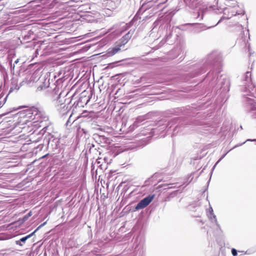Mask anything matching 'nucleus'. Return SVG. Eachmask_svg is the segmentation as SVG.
I'll list each match as a JSON object with an SVG mask.
<instances>
[{
	"label": "nucleus",
	"mask_w": 256,
	"mask_h": 256,
	"mask_svg": "<svg viewBox=\"0 0 256 256\" xmlns=\"http://www.w3.org/2000/svg\"><path fill=\"white\" fill-rule=\"evenodd\" d=\"M46 224V222H44L43 224H40L39 226H38V228L34 232H32L31 234L27 235L26 236L22 238L19 240H16V244L17 245H19L20 246H22L24 245V244L25 243L26 241L29 238L32 237L38 230L40 228L42 227Z\"/></svg>",
	"instance_id": "obj_7"
},
{
	"label": "nucleus",
	"mask_w": 256,
	"mask_h": 256,
	"mask_svg": "<svg viewBox=\"0 0 256 256\" xmlns=\"http://www.w3.org/2000/svg\"><path fill=\"white\" fill-rule=\"evenodd\" d=\"M134 30H130L120 40V44L124 46L130 39L134 34Z\"/></svg>",
	"instance_id": "obj_8"
},
{
	"label": "nucleus",
	"mask_w": 256,
	"mask_h": 256,
	"mask_svg": "<svg viewBox=\"0 0 256 256\" xmlns=\"http://www.w3.org/2000/svg\"><path fill=\"white\" fill-rule=\"evenodd\" d=\"M54 91L55 92V93H56V92L58 91L56 88L54 89Z\"/></svg>",
	"instance_id": "obj_28"
},
{
	"label": "nucleus",
	"mask_w": 256,
	"mask_h": 256,
	"mask_svg": "<svg viewBox=\"0 0 256 256\" xmlns=\"http://www.w3.org/2000/svg\"><path fill=\"white\" fill-rule=\"evenodd\" d=\"M128 28V26L127 24L121 22L118 24L115 25L114 28H116V30H118L117 32V34H118L119 32H124Z\"/></svg>",
	"instance_id": "obj_12"
},
{
	"label": "nucleus",
	"mask_w": 256,
	"mask_h": 256,
	"mask_svg": "<svg viewBox=\"0 0 256 256\" xmlns=\"http://www.w3.org/2000/svg\"><path fill=\"white\" fill-rule=\"evenodd\" d=\"M156 3V1H150V2H147V3H145V4H144L142 6V9H144V10H146V8H150L151 6H158L161 3H159L158 4H155Z\"/></svg>",
	"instance_id": "obj_16"
},
{
	"label": "nucleus",
	"mask_w": 256,
	"mask_h": 256,
	"mask_svg": "<svg viewBox=\"0 0 256 256\" xmlns=\"http://www.w3.org/2000/svg\"><path fill=\"white\" fill-rule=\"evenodd\" d=\"M60 94H59V95L57 97V98H58L57 101H58V99H60Z\"/></svg>",
	"instance_id": "obj_27"
},
{
	"label": "nucleus",
	"mask_w": 256,
	"mask_h": 256,
	"mask_svg": "<svg viewBox=\"0 0 256 256\" xmlns=\"http://www.w3.org/2000/svg\"><path fill=\"white\" fill-rule=\"evenodd\" d=\"M226 154H223V155L221 156V158H220V160H219L216 162V164H215V165H214V166L213 168H215L216 166V164H218V162H220L222 159H223V158H224V156H226Z\"/></svg>",
	"instance_id": "obj_22"
},
{
	"label": "nucleus",
	"mask_w": 256,
	"mask_h": 256,
	"mask_svg": "<svg viewBox=\"0 0 256 256\" xmlns=\"http://www.w3.org/2000/svg\"><path fill=\"white\" fill-rule=\"evenodd\" d=\"M18 120L14 128L18 132L27 131L32 126L38 125L36 122L48 120V116L42 108L35 106L23 110L18 113Z\"/></svg>",
	"instance_id": "obj_1"
},
{
	"label": "nucleus",
	"mask_w": 256,
	"mask_h": 256,
	"mask_svg": "<svg viewBox=\"0 0 256 256\" xmlns=\"http://www.w3.org/2000/svg\"><path fill=\"white\" fill-rule=\"evenodd\" d=\"M251 76L252 74L250 72L248 71L246 72L244 76V92L246 94H244V96H250L255 97L254 92H256V88L252 82Z\"/></svg>",
	"instance_id": "obj_2"
},
{
	"label": "nucleus",
	"mask_w": 256,
	"mask_h": 256,
	"mask_svg": "<svg viewBox=\"0 0 256 256\" xmlns=\"http://www.w3.org/2000/svg\"><path fill=\"white\" fill-rule=\"evenodd\" d=\"M144 120V119L142 116H140L138 118L134 124V126L136 127L138 126L141 124L140 122H142Z\"/></svg>",
	"instance_id": "obj_19"
},
{
	"label": "nucleus",
	"mask_w": 256,
	"mask_h": 256,
	"mask_svg": "<svg viewBox=\"0 0 256 256\" xmlns=\"http://www.w3.org/2000/svg\"><path fill=\"white\" fill-rule=\"evenodd\" d=\"M42 84H40L37 88V91H41L44 90H45L46 88L48 87V81L46 82V80H44V82H42Z\"/></svg>",
	"instance_id": "obj_17"
},
{
	"label": "nucleus",
	"mask_w": 256,
	"mask_h": 256,
	"mask_svg": "<svg viewBox=\"0 0 256 256\" xmlns=\"http://www.w3.org/2000/svg\"><path fill=\"white\" fill-rule=\"evenodd\" d=\"M94 14L96 16H99V14L98 12H96Z\"/></svg>",
	"instance_id": "obj_26"
},
{
	"label": "nucleus",
	"mask_w": 256,
	"mask_h": 256,
	"mask_svg": "<svg viewBox=\"0 0 256 256\" xmlns=\"http://www.w3.org/2000/svg\"><path fill=\"white\" fill-rule=\"evenodd\" d=\"M154 196V194L148 195L142 200L136 206L135 209L139 210L144 208L147 206L152 200Z\"/></svg>",
	"instance_id": "obj_5"
},
{
	"label": "nucleus",
	"mask_w": 256,
	"mask_h": 256,
	"mask_svg": "<svg viewBox=\"0 0 256 256\" xmlns=\"http://www.w3.org/2000/svg\"><path fill=\"white\" fill-rule=\"evenodd\" d=\"M210 216H209V218L211 220L212 222L213 223H214L216 224V226L218 228H220V226L217 221L216 216L213 213V210L212 207H210Z\"/></svg>",
	"instance_id": "obj_15"
},
{
	"label": "nucleus",
	"mask_w": 256,
	"mask_h": 256,
	"mask_svg": "<svg viewBox=\"0 0 256 256\" xmlns=\"http://www.w3.org/2000/svg\"><path fill=\"white\" fill-rule=\"evenodd\" d=\"M40 77V72L39 70H36L34 71L33 74L30 76L29 78V82H36Z\"/></svg>",
	"instance_id": "obj_11"
},
{
	"label": "nucleus",
	"mask_w": 256,
	"mask_h": 256,
	"mask_svg": "<svg viewBox=\"0 0 256 256\" xmlns=\"http://www.w3.org/2000/svg\"><path fill=\"white\" fill-rule=\"evenodd\" d=\"M232 254L233 256H236L238 254L237 250L234 248H232Z\"/></svg>",
	"instance_id": "obj_21"
},
{
	"label": "nucleus",
	"mask_w": 256,
	"mask_h": 256,
	"mask_svg": "<svg viewBox=\"0 0 256 256\" xmlns=\"http://www.w3.org/2000/svg\"><path fill=\"white\" fill-rule=\"evenodd\" d=\"M185 26H194V28L192 29V31L194 32L198 33L200 32L202 30H205L206 28L205 26H203L201 24H186Z\"/></svg>",
	"instance_id": "obj_10"
},
{
	"label": "nucleus",
	"mask_w": 256,
	"mask_h": 256,
	"mask_svg": "<svg viewBox=\"0 0 256 256\" xmlns=\"http://www.w3.org/2000/svg\"><path fill=\"white\" fill-rule=\"evenodd\" d=\"M244 35L246 34V36L248 35V37L246 36V38L244 40V41L246 44V46L248 47V50H249L250 44L248 43V39H250V34H249L248 30H246L245 32H244Z\"/></svg>",
	"instance_id": "obj_18"
},
{
	"label": "nucleus",
	"mask_w": 256,
	"mask_h": 256,
	"mask_svg": "<svg viewBox=\"0 0 256 256\" xmlns=\"http://www.w3.org/2000/svg\"><path fill=\"white\" fill-rule=\"evenodd\" d=\"M166 127V126H164L162 127V128H164Z\"/></svg>",
	"instance_id": "obj_29"
},
{
	"label": "nucleus",
	"mask_w": 256,
	"mask_h": 256,
	"mask_svg": "<svg viewBox=\"0 0 256 256\" xmlns=\"http://www.w3.org/2000/svg\"><path fill=\"white\" fill-rule=\"evenodd\" d=\"M220 56L217 52H213L212 53L208 54L206 58L204 64L206 65L212 64L214 65V66H218L220 67ZM220 68H218V69L216 70V72H220Z\"/></svg>",
	"instance_id": "obj_3"
},
{
	"label": "nucleus",
	"mask_w": 256,
	"mask_h": 256,
	"mask_svg": "<svg viewBox=\"0 0 256 256\" xmlns=\"http://www.w3.org/2000/svg\"><path fill=\"white\" fill-rule=\"evenodd\" d=\"M244 101L246 104L247 110L250 116L256 120V102L255 100L249 97L244 96Z\"/></svg>",
	"instance_id": "obj_4"
},
{
	"label": "nucleus",
	"mask_w": 256,
	"mask_h": 256,
	"mask_svg": "<svg viewBox=\"0 0 256 256\" xmlns=\"http://www.w3.org/2000/svg\"><path fill=\"white\" fill-rule=\"evenodd\" d=\"M122 44H118L113 48H110L108 49L107 52V54L108 56H112L115 54H117L120 50V48Z\"/></svg>",
	"instance_id": "obj_9"
},
{
	"label": "nucleus",
	"mask_w": 256,
	"mask_h": 256,
	"mask_svg": "<svg viewBox=\"0 0 256 256\" xmlns=\"http://www.w3.org/2000/svg\"><path fill=\"white\" fill-rule=\"evenodd\" d=\"M248 141H250V142H256V139H248L244 142L243 143L239 144L238 146H242V144H244L246 142H248Z\"/></svg>",
	"instance_id": "obj_23"
},
{
	"label": "nucleus",
	"mask_w": 256,
	"mask_h": 256,
	"mask_svg": "<svg viewBox=\"0 0 256 256\" xmlns=\"http://www.w3.org/2000/svg\"><path fill=\"white\" fill-rule=\"evenodd\" d=\"M32 215V212H30L28 214H26L22 218V220L26 222Z\"/></svg>",
	"instance_id": "obj_20"
},
{
	"label": "nucleus",
	"mask_w": 256,
	"mask_h": 256,
	"mask_svg": "<svg viewBox=\"0 0 256 256\" xmlns=\"http://www.w3.org/2000/svg\"><path fill=\"white\" fill-rule=\"evenodd\" d=\"M2 106H0V108L1 107H2Z\"/></svg>",
	"instance_id": "obj_31"
},
{
	"label": "nucleus",
	"mask_w": 256,
	"mask_h": 256,
	"mask_svg": "<svg viewBox=\"0 0 256 256\" xmlns=\"http://www.w3.org/2000/svg\"><path fill=\"white\" fill-rule=\"evenodd\" d=\"M94 136H96L95 139L96 140V142L100 144H104L108 143V140L104 136L97 134H95Z\"/></svg>",
	"instance_id": "obj_13"
},
{
	"label": "nucleus",
	"mask_w": 256,
	"mask_h": 256,
	"mask_svg": "<svg viewBox=\"0 0 256 256\" xmlns=\"http://www.w3.org/2000/svg\"><path fill=\"white\" fill-rule=\"evenodd\" d=\"M18 62H19V59H17L16 60H15L13 68H14V64H17Z\"/></svg>",
	"instance_id": "obj_24"
},
{
	"label": "nucleus",
	"mask_w": 256,
	"mask_h": 256,
	"mask_svg": "<svg viewBox=\"0 0 256 256\" xmlns=\"http://www.w3.org/2000/svg\"><path fill=\"white\" fill-rule=\"evenodd\" d=\"M60 106H63V108H64L65 107V106H66V104H63V103H62V104H60Z\"/></svg>",
	"instance_id": "obj_25"
},
{
	"label": "nucleus",
	"mask_w": 256,
	"mask_h": 256,
	"mask_svg": "<svg viewBox=\"0 0 256 256\" xmlns=\"http://www.w3.org/2000/svg\"><path fill=\"white\" fill-rule=\"evenodd\" d=\"M44 129H45V128H47V126H44Z\"/></svg>",
	"instance_id": "obj_30"
},
{
	"label": "nucleus",
	"mask_w": 256,
	"mask_h": 256,
	"mask_svg": "<svg viewBox=\"0 0 256 256\" xmlns=\"http://www.w3.org/2000/svg\"><path fill=\"white\" fill-rule=\"evenodd\" d=\"M221 82V88L222 89L223 91H228L230 86L229 80L226 78H223Z\"/></svg>",
	"instance_id": "obj_14"
},
{
	"label": "nucleus",
	"mask_w": 256,
	"mask_h": 256,
	"mask_svg": "<svg viewBox=\"0 0 256 256\" xmlns=\"http://www.w3.org/2000/svg\"><path fill=\"white\" fill-rule=\"evenodd\" d=\"M224 16L219 20L216 24L220 22L222 19H229L233 16H236V12L234 11L232 8H225L223 9Z\"/></svg>",
	"instance_id": "obj_6"
}]
</instances>
